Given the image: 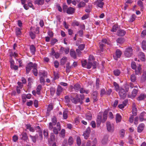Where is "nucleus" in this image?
Returning a JSON list of instances; mask_svg holds the SVG:
<instances>
[{"label": "nucleus", "instance_id": "2eb2a0df", "mask_svg": "<svg viewBox=\"0 0 146 146\" xmlns=\"http://www.w3.org/2000/svg\"><path fill=\"white\" fill-rule=\"evenodd\" d=\"M138 91V89H134L132 92L131 95V97L132 98H134L137 95Z\"/></svg>", "mask_w": 146, "mask_h": 146}, {"label": "nucleus", "instance_id": "c85d7f7f", "mask_svg": "<svg viewBox=\"0 0 146 146\" xmlns=\"http://www.w3.org/2000/svg\"><path fill=\"white\" fill-rule=\"evenodd\" d=\"M35 47L33 45H31L30 47V50L31 53L34 54L35 52Z\"/></svg>", "mask_w": 146, "mask_h": 146}, {"label": "nucleus", "instance_id": "a19ab883", "mask_svg": "<svg viewBox=\"0 0 146 146\" xmlns=\"http://www.w3.org/2000/svg\"><path fill=\"white\" fill-rule=\"evenodd\" d=\"M27 129H29V130L33 132L35 131L34 129L33 128V127H32L30 125H27Z\"/></svg>", "mask_w": 146, "mask_h": 146}, {"label": "nucleus", "instance_id": "680f3d73", "mask_svg": "<svg viewBox=\"0 0 146 146\" xmlns=\"http://www.w3.org/2000/svg\"><path fill=\"white\" fill-rule=\"evenodd\" d=\"M111 92V89H109L107 91V92H106V94L108 96H110V94Z\"/></svg>", "mask_w": 146, "mask_h": 146}, {"label": "nucleus", "instance_id": "774afa93", "mask_svg": "<svg viewBox=\"0 0 146 146\" xmlns=\"http://www.w3.org/2000/svg\"><path fill=\"white\" fill-rule=\"evenodd\" d=\"M54 66L56 68H57L59 66V63L57 61H55L54 62Z\"/></svg>", "mask_w": 146, "mask_h": 146}, {"label": "nucleus", "instance_id": "de8ad7c7", "mask_svg": "<svg viewBox=\"0 0 146 146\" xmlns=\"http://www.w3.org/2000/svg\"><path fill=\"white\" fill-rule=\"evenodd\" d=\"M54 134L53 133H52L50 134V138L51 141H53L55 139V136Z\"/></svg>", "mask_w": 146, "mask_h": 146}, {"label": "nucleus", "instance_id": "423d86ee", "mask_svg": "<svg viewBox=\"0 0 146 146\" xmlns=\"http://www.w3.org/2000/svg\"><path fill=\"white\" fill-rule=\"evenodd\" d=\"M70 100L74 104H76L78 102H80V104L82 103V101L80 98L76 96L75 98L72 96L70 97Z\"/></svg>", "mask_w": 146, "mask_h": 146}, {"label": "nucleus", "instance_id": "f704fd0d", "mask_svg": "<svg viewBox=\"0 0 146 146\" xmlns=\"http://www.w3.org/2000/svg\"><path fill=\"white\" fill-rule=\"evenodd\" d=\"M31 138L32 141L34 143H35L36 141V139L38 138V135H36L35 136H30Z\"/></svg>", "mask_w": 146, "mask_h": 146}, {"label": "nucleus", "instance_id": "6e6d98bb", "mask_svg": "<svg viewBox=\"0 0 146 146\" xmlns=\"http://www.w3.org/2000/svg\"><path fill=\"white\" fill-rule=\"evenodd\" d=\"M54 79H56L59 78V75L58 73L55 72H54Z\"/></svg>", "mask_w": 146, "mask_h": 146}, {"label": "nucleus", "instance_id": "a18cd8bd", "mask_svg": "<svg viewBox=\"0 0 146 146\" xmlns=\"http://www.w3.org/2000/svg\"><path fill=\"white\" fill-rule=\"evenodd\" d=\"M131 82H134L135 81L136 78L135 75L134 74H132L131 76Z\"/></svg>", "mask_w": 146, "mask_h": 146}, {"label": "nucleus", "instance_id": "9b49d317", "mask_svg": "<svg viewBox=\"0 0 146 146\" xmlns=\"http://www.w3.org/2000/svg\"><path fill=\"white\" fill-rule=\"evenodd\" d=\"M98 92L95 91L93 92L92 94V97L93 99V102H96L98 100L97 97L98 96Z\"/></svg>", "mask_w": 146, "mask_h": 146}, {"label": "nucleus", "instance_id": "5fc2aeb1", "mask_svg": "<svg viewBox=\"0 0 146 146\" xmlns=\"http://www.w3.org/2000/svg\"><path fill=\"white\" fill-rule=\"evenodd\" d=\"M94 56L92 55H90L89 57L88 61H94Z\"/></svg>", "mask_w": 146, "mask_h": 146}, {"label": "nucleus", "instance_id": "e2e57ef3", "mask_svg": "<svg viewBox=\"0 0 146 146\" xmlns=\"http://www.w3.org/2000/svg\"><path fill=\"white\" fill-rule=\"evenodd\" d=\"M68 7L67 6L65 5H64L63 7V10L64 12H65L67 11Z\"/></svg>", "mask_w": 146, "mask_h": 146}, {"label": "nucleus", "instance_id": "6ab92c4d", "mask_svg": "<svg viewBox=\"0 0 146 146\" xmlns=\"http://www.w3.org/2000/svg\"><path fill=\"white\" fill-rule=\"evenodd\" d=\"M74 9L72 7H70L67 9L66 12L67 13L71 14L74 13Z\"/></svg>", "mask_w": 146, "mask_h": 146}, {"label": "nucleus", "instance_id": "8fccbe9b", "mask_svg": "<svg viewBox=\"0 0 146 146\" xmlns=\"http://www.w3.org/2000/svg\"><path fill=\"white\" fill-rule=\"evenodd\" d=\"M77 143L78 145H80L81 144V140L80 137H77L76 139Z\"/></svg>", "mask_w": 146, "mask_h": 146}, {"label": "nucleus", "instance_id": "2f4dec72", "mask_svg": "<svg viewBox=\"0 0 146 146\" xmlns=\"http://www.w3.org/2000/svg\"><path fill=\"white\" fill-rule=\"evenodd\" d=\"M64 98L66 100V102L67 104V105H69V103L70 102V98L68 96H65Z\"/></svg>", "mask_w": 146, "mask_h": 146}, {"label": "nucleus", "instance_id": "7c9ffc66", "mask_svg": "<svg viewBox=\"0 0 146 146\" xmlns=\"http://www.w3.org/2000/svg\"><path fill=\"white\" fill-rule=\"evenodd\" d=\"M70 54L71 56L73 57L74 58H76V56L74 51H73L71 50L70 51Z\"/></svg>", "mask_w": 146, "mask_h": 146}, {"label": "nucleus", "instance_id": "9d476101", "mask_svg": "<svg viewBox=\"0 0 146 146\" xmlns=\"http://www.w3.org/2000/svg\"><path fill=\"white\" fill-rule=\"evenodd\" d=\"M139 120L141 121H142L143 120H146V113L143 112L141 113L139 117Z\"/></svg>", "mask_w": 146, "mask_h": 146}, {"label": "nucleus", "instance_id": "e433bc0d", "mask_svg": "<svg viewBox=\"0 0 146 146\" xmlns=\"http://www.w3.org/2000/svg\"><path fill=\"white\" fill-rule=\"evenodd\" d=\"M86 118L88 120H91L92 118V115L90 113H88L86 114Z\"/></svg>", "mask_w": 146, "mask_h": 146}, {"label": "nucleus", "instance_id": "49530a36", "mask_svg": "<svg viewBox=\"0 0 146 146\" xmlns=\"http://www.w3.org/2000/svg\"><path fill=\"white\" fill-rule=\"evenodd\" d=\"M16 33L17 36H19L20 35L21 33L20 29L19 28H17L16 30Z\"/></svg>", "mask_w": 146, "mask_h": 146}, {"label": "nucleus", "instance_id": "c756f323", "mask_svg": "<svg viewBox=\"0 0 146 146\" xmlns=\"http://www.w3.org/2000/svg\"><path fill=\"white\" fill-rule=\"evenodd\" d=\"M42 88V86L41 85H39L36 88V93L38 94L39 95L40 94V91L41 90Z\"/></svg>", "mask_w": 146, "mask_h": 146}, {"label": "nucleus", "instance_id": "cd10ccee", "mask_svg": "<svg viewBox=\"0 0 146 146\" xmlns=\"http://www.w3.org/2000/svg\"><path fill=\"white\" fill-rule=\"evenodd\" d=\"M141 47L144 50H146V41L143 40L141 43Z\"/></svg>", "mask_w": 146, "mask_h": 146}, {"label": "nucleus", "instance_id": "473e14b6", "mask_svg": "<svg viewBox=\"0 0 146 146\" xmlns=\"http://www.w3.org/2000/svg\"><path fill=\"white\" fill-rule=\"evenodd\" d=\"M113 85L115 87V90L116 91H117L119 89V86L118 84H117L116 82H113Z\"/></svg>", "mask_w": 146, "mask_h": 146}, {"label": "nucleus", "instance_id": "dca6fc26", "mask_svg": "<svg viewBox=\"0 0 146 146\" xmlns=\"http://www.w3.org/2000/svg\"><path fill=\"white\" fill-rule=\"evenodd\" d=\"M103 0H97L96 2V4L98 7L102 8L104 5V3L102 2Z\"/></svg>", "mask_w": 146, "mask_h": 146}, {"label": "nucleus", "instance_id": "ddd939ff", "mask_svg": "<svg viewBox=\"0 0 146 146\" xmlns=\"http://www.w3.org/2000/svg\"><path fill=\"white\" fill-rule=\"evenodd\" d=\"M145 126L144 123H141L139 124L137 127V131L139 133L141 132L143 130Z\"/></svg>", "mask_w": 146, "mask_h": 146}, {"label": "nucleus", "instance_id": "72a5a7b5", "mask_svg": "<svg viewBox=\"0 0 146 146\" xmlns=\"http://www.w3.org/2000/svg\"><path fill=\"white\" fill-rule=\"evenodd\" d=\"M86 5L85 3L83 1H81L78 5V7L80 8L84 7Z\"/></svg>", "mask_w": 146, "mask_h": 146}, {"label": "nucleus", "instance_id": "a878e982", "mask_svg": "<svg viewBox=\"0 0 146 146\" xmlns=\"http://www.w3.org/2000/svg\"><path fill=\"white\" fill-rule=\"evenodd\" d=\"M124 41V39L122 37L118 38L116 40L117 42L120 44H122Z\"/></svg>", "mask_w": 146, "mask_h": 146}, {"label": "nucleus", "instance_id": "393cba45", "mask_svg": "<svg viewBox=\"0 0 146 146\" xmlns=\"http://www.w3.org/2000/svg\"><path fill=\"white\" fill-rule=\"evenodd\" d=\"M21 139L24 140H26L27 139V134L26 133H23L20 135Z\"/></svg>", "mask_w": 146, "mask_h": 146}, {"label": "nucleus", "instance_id": "a211bd4d", "mask_svg": "<svg viewBox=\"0 0 146 146\" xmlns=\"http://www.w3.org/2000/svg\"><path fill=\"white\" fill-rule=\"evenodd\" d=\"M108 111L106 110L104 113L103 118L102 119V123H104L106 121L107 118Z\"/></svg>", "mask_w": 146, "mask_h": 146}, {"label": "nucleus", "instance_id": "37998d69", "mask_svg": "<svg viewBox=\"0 0 146 146\" xmlns=\"http://www.w3.org/2000/svg\"><path fill=\"white\" fill-rule=\"evenodd\" d=\"M67 112L66 111H64L63 112V117L64 119H66L68 117Z\"/></svg>", "mask_w": 146, "mask_h": 146}, {"label": "nucleus", "instance_id": "864d4df0", "mask_svg": "<svg viewBox=\"0 0 146 146\" xmlns=\"http://www.w3.org/2000/svg\"><path fill=\"white\" fill-rule=\"evenodd\" d=\"M85 45L84 44H81L78 46V48L80 50H83L84 48Z\"/></svg>", "mask_w": 146, "mask_h": 146}, {"label": "nucleus", "instance_id": "7ed1b4c3", "mask_svg": "<svg viewBox=\"0 0 146 146\" xmlns=\"http://www.w3.org/2000/svg\"><path fill=\"white\" fill-rule=\"evenodd\" d=\"M61 127L59 122H58L57 123L56 125V127H53V133L55 135H58V131L61 130Z\"/></svg>", "mask_w": 146, "mask_h": 146}, {"label": "nucleus", "instance_id": "5701e85b", "mask_svg": "<svg viewBox=\"0 0 146 146\" xmlns=\"http://www.w3.org/2000/svg\"><path fill=\"white\" fill-rule=\"evenodd\" d=\"M63 89L62 88V87L60 86H58V87L57 90V92H56V94L58 95H60L61 93L62 92V91Z\"/></svg>", "mask_w": 146, "mask_h": 146}, {"label": "nucleus", "instance_id": "b1692460", "mask_svg": "<svg viewBox=\"0 0 146 146\" xmlns=\"http://www.w3.org/2000/svg\"><path fill=\"white\" fill-rule=\"evenodd\" d=\"M116 121L117 123L120 122L121 119V116L118 113L116 114Z\"/></svg>", "mask_w": 146, "mask_h": 146}, {"label": "nucleus", "instance_id": "f3484780", "mask_svg": "<svg viewBox=\"0 0 146 146\" xmlns=\"http://www.w3.org/2000/svg\"><path fill=\"white\" fill-rule=\"evenodd\" d=\"M146 98V95L145 94H141L137 97V99L138 101L143 100Z\"/></svg>", "mask_w": 146, "mask_h": 146}, {"label": "nucleus", "instance_id": "4d7b16f0", "mask_svg": "<svg viewBox=\"0 0 146 146\" xmlns=\"http://www.w3.org/2000/svg\"><path fill=\"white\" fill-rule=\"evenodd\" d=\"M30 35L32 39H34L35 38V35L33 32H31L30 33Z\"/></svg>", "mask_w": 146, "mask_h": 146}, {"label": "nucleus", "instance_id": "0eeeda50", "mask_svg": "<svg viewBox=\"0 0 146 146\" xmlns=\"http://www.w3.org/2000/svg\"><path fill=\"white\" fill-rule=\"evenodd\" d=\"M119 94L120 98L123 99H124L126 96V92L123 89H120L119 90Z\"/></svg>", "mask_w": 146, "mask_h": 146}, {"label": "nucleus", "instance_id": "603ef678", "mask_svg": "<svg viewBox=\"0 0 146 146\" xmlns=\"http://www.w3.org/2000/svg\"><path fill=\"white\" fill-rule=\"evenodd\" d=\"M44 135L45 137L47 139L48 137V132L47 130H44L43 132Z\"/></svg>", "mask_w": 146, "mask_h": 146}, {"label": "nucleus", "instance_id": "338daca9", "mask_svg": "<svg viewBox=\"0 0 146 146\" xmlns=\"http://www.w3.org/2000/svg\"><path fill=\"white\" fill-rule=\"evenodd\" d=\"M91 125L93 128H95L96 127V123L95 121H92L91 122Z\"/></svg>", "mask_w": 146, "mask_h": 146}, {"label": "nucleus", "instance_id": "09e8293b", "mask_svg": "<svg viewBox=\"0 0 146 146\" xmlns=\"http://www.w3.org/2000/svg\"><path fill=\"white\" fill-rule=\"evenodd\" d=\"M55 92V89L53 87H51L50 88V92L51 95L53 96Z\"/></svg>", "mask_w": 146, "mask_h": 146}, {"label": "nucleus", "instance_id": "4468645a", "mask_svg": "<svg viewBox=\"0 0 146 146\" xmlns=\"http://www.w3.org/2000/svg\"><path fill=\"white\" fill-rule=\"evenodd\" d=\"M126 33V32L123 30L119 29L117 32V35L118 36H123Z\"/></svg>", "mask_w": 146, "mask_h": 146}, {"label": "nucleus", "instance_id": "3c124183", "mask_svg": "<svg viewBox=\"0 0 146 146\" xmlns=\"http://www.w3.org/2000/svg\"><path fill=\"white\" fill-rule=\"evenodd\" d=\"M136 18V16L135 15H133L131 16V17L129 20V21L130 22H133L134 21Z\"/></svg>", "mask_w": 146, "mask_h": 146}, {"label": "nucleus", "instance_id": "4be33fe9", "mask_svg": "<svg viewBox=\"0 0 146 146\" xmlns=\"http://www.w3.org/2000/svg\"><path fill=\"white\" fill-rule=\"evenodd\" d=\"M44 0H35V3L38 5H42L44 3Z\"/></svg>", "mask_w": 146, "mask_h": 146}, {"label": "nucleus", "instance_id": "4c0bfd02", "mask_svg": "<svg viewBox=\"0 0 146 146\" xmlns=\"http://www.w3.org/2000/svg\"><path fill=\"white\" fill-rule=\"evenodd\" d=\"M132 113L133 115L136 116L137 115V108H132Z\"/></svg>", "mask_w": 146, "mask_h": 146}, {"label": "nucleus", "instance_id": "c03bdc74", "mask_svg": "<svg viewBox=\"0 0 146 146\" xmlns=\"http://www.w3.org/2000/svg\"><path fill=\"white\" fill-rule=\"evenodd\" d=\"M80 87V86L79 84H76L74 85V88L75 90H78Z\"/></svg>", "mask_w": 146, "mask_h": 146}, {"label": "nucleus", "instance_id": "6e6552de", "mask_svg": "<svg viewBox=\"0 0 146 146\" xmlns=\"http://www.w3.org/2000/svg\"><path fill=\"white\" fill-rule=\"evenodd\" d=\"M107 129L109 132H112L113 131V126L111 124L110 122L107 121L106 122Z\"/></svg>", "mask_w": 146, "mask_h": 146}, {"label": "nucleus", "instance_id": "aec40b11", "mask_svg": "<svg viewBox=\"0 0 146 146\" xmlns=\"http://www.w3.org/2000/svg\"><path fill=\"white\" fill-rule=\"evenodd\" d=\"M139 56L142 61H144L145 60V55L143 52H140L139 54Z\"/></svg>", "mask_w": 146, "mask_h": 146}, {"label": "nucleus", "instance_id": "052dcab7", "mask_svg": "<svg viewBox=\"0 0 146 146\" xmlns=\"http://www.w3.org/2000/svg\"><path fill=\"white\" fill-rule=\"evenodd\" d=\"M53 109V106L52 104H50L48 107L47 110L48 111H51Z\"/></svg>", "mask_w": 146, "mask_h": 146}, {"label": "nucleus", "instance_id": "0e129e2a", "mask_svg": "<svg viewBox=\"0 0 146 146\" xmlns=\"http://www.w3.org/2000/svg\"><path fill=\"white\" fill-rule=\"evenodd\" d=\"M44 77L43 76H41L40 78V81L41 83L42 84L43 83L44 84L45 82L44 80Z\"/></svg>", "mask_w": 146, "mask_h": 146}, {"label": "nucleus", "instance_id": "c9c22d12", "mask_svg": "<svg viewBox=\"0 0 146 146\" xmlns=\"http://www.w3.org/2000/svg\"><path fill=\"white\" fill-rule=\"evenodd\" d=\"M74 142L73 139L72 137H70L68 140V143L70 145H72Z\"/></svg>", "mask_w": 146, "mask_h": 146}, {"label": "nucleus", "instance_id": "bb28decb", "mask_svg": "<svg viewBox=\"0 0 146 146\" xmlns=\"http://www.w3.org/2000/svg\"><path fill=\"white\" fill-rule=\"evenodd\" d=\"M67 60V58L66 57H63L61 60L60 63L61 65H64Z\"/></svg>", "mask_w": 146, "mask_h": 146}, {"label": "nucleus", "instance_id": "58836bf2", "mask_svg": "<svg viewBox=\"0 0 146 146\" xmlns=\"http://www.w3.org/2000/svg\"><path fill=\"white\" fill-rule=\"evenodd\" d=\"M113 73L115 76H118L120 73V72L119 70L118 69H116L114 70Z\"/></svg>", "mask_w": 146, "mask_h": 146}, {"label": "nucleus", "instance_id": "f257e3e1", "mask_svg": "<svg viewBox=\"0 0 146 146\" xmlns=\"http://www.w3.org/2000/svg\"><path fill=\"white\" fill-rule=\"evenodd\" d=\"M37 65L36 63H33L31 62H29L26 67V73L28 74L32 68H33L32 70L33 73L35 76H37L38 73L37 69Z\"/></svg>", "mask_w": 146, "mask_h": 146}, {"label": "nucleus", "instance_id": "412c9836", "mask_svg": "<svg viewBox=\"0 0 146 146\" xmlns=\"http://www.w3.org/2000/svg\"><path fill=\"white\" fill-rule=\"evenodd\" d=\"M66 65V71L67 72L69 73L70 71V69L72 67L70 66V63L69 62H68Z\"/></svg>", "mask_w": 146, "mask_h": 146}, {"label": "nucleus", "instance_id": "69168bd1", "mask_svg": "<svg viewBox=\"0 0 146 146\" xmlns=\"http://www.w3.org/2000/svg\"><path fill=\"white\" fill-rule=\"evenodd\" d=\"M131 68L133 69H135L136 68V64L135 62H132L131 64Z\"/></svg>", "mask_w": 146, "mask_h": 146}, {"label": "nucleus", "instance_id": "20e7f679", "mask_svg": "<svg viewBox=\"0 0 146 146\" xmlns=\"http://www.w3.org/2000/svg\"><path fill=\"white\" fill-rule=\"evenodd\" d=\"M96 64L97 62L96 61H88L87 65V68L89 69L92 66L93 68L95 69L96 68Z\"/></svg>", "mask_w": 146, "mask_h": 146}, {"label": "nucleus", "instance_id": "13d9d810", "mask_svg": "<svg viewBox=\"0 0 146 146\" xmlns=\"http://www.w3.org/2000/svg\"><path fill=\"white\" fill-rule=\"evenodd\" d=\"M106 94V92L104 89H102L101 90L100 96H102L104 94Z\"/></svg>", "mask_w": 146, "mask_h": 146}, {"label": "nucleus", "instance_id": "bf43d9fd", "mask_svg": "<svg viewBox=\"0 0 146 146\" xmlns=\"http://www.w3.org/2000/svg\"><path fill=\"white\" fill-rule=\"evenodd\" d=\"M65 129H62L60 133L62 135V137H64L65 136Z\"/></svg>", "mask_w": 146, "mask_h": 146}, {"label": "nucleus", "instance_id": "f03ea898", "mask_svg": "<svg viewBox=\"0 0 146 146\" xmlns=\"http://www.w3.org/2000/svg\"><path fill=\"white\" fill-rule=\"evenodd\" d=\"M133 49L131 47H129L126 48L124 52L125 56L127 57H131L133 54Z\"/></svg>", "mask_w": 146, "mask_h": 146}, {"label": "nucleus", "instance_id": "39448f33", "mask_svg": "<svg viewBox=\"0 0 146 146\" xmlns=\"http://www.w3.org/2000/svg\"><path fill=\"white\" fill-rule=\"evenodd\" d=\"M52 122H50L49 125V129L51 130L53 128V126L55 125L57 123V119L56 118L54 117L52 119Z\"/></svg>", "mask_w": 146, "mask_h": 146}, {"label": "nucleus", "instance_id": "1a4fd4ad", "mask_svg": "<svg viewBox=\"0 0 146 146\" xmlns=\"http://www.w3.org/2000/svg\"><path fill=\"white\" fill-rule=\"evenodd\" d=\"M122 54L121 52L119 49H117L115 52L116 56H113L114 58L116 60H117V58H119Z\"/></svg>", "mask_w": 146, "mask_h": 146}, {"label": "nucleus", "instance_id": "79ce46f5", "mask_svg": "<svg viewBox=\"0 0 146 146\" xmlns=\"http://www.w3.org/2000/svg\"><path fill=\"white\" fill-rule=\"evenodd\" d=\"M118 28L117 25H114L112 27V29L111 30V31L112 32H116Z\"/></svg>", "mask_w": 146, "mask_h": 146}, {"label": "nucleus", "instance_id": "ea45409f", "mask_svg": "<svg viewBox=\"0 0 146 146\" xmlns=\"http://www.w3.org/2000/svg\"><path fill=\"white\" fill-rule=\"evenodd\" d=\"M137 4L141 8V10H142L143 8V2L140 0H139Z\"/></svg>", "mask_w": 146, "mask_h": 146}, {"label": "nucleus", "instance_id": "f8f14e48", "mask_svg": "<svg viewBox=\"0 0 146 146\" xmlns=\"http://www.w3.org/2000/svg\"><path fill=\"white\" fill-rule=\"evenodd\" d=\"M102 116L99 115H98L96 120V124L98 127H99L100 126L101 123L102 122Z\"/></svg>", "mask_w": 146, "mask_h": 146}]
</instances>
